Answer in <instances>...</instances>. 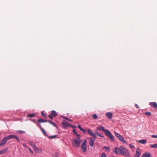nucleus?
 <instances>
[{"instance_id": "obj_27", "label": "nucleus", "mask_w": 157, "mask_h": 157, "mask_svg": "<svg viewBox=\"0 0 157 157\" xmlns=\"http://www.w3.org/2000/svg\"><path fill=\"white\" fill-rule=\"evenodd\" d=\"M56 137V135H54V136H49V139H53V138H55Z\"/></svg>"}, {"instance_id": "obj_21", "label": "nucleus", "mask_w": 157, "mask_h": 157, "mask_svg": "<svg viewBox=\"0 0 157 157\" xmlns=\"http://www.w3.org/2000/svg\"><path fill=\"white\" fill-rule=\"evenodd\" d=\"M73 131L74 133H75V134L77 136V137L81 136L80 135L78 134L77 133L76 130L75 129H74Z\"/></svg>"}, {"instance_id": "obj_41", "label": "nucleus", "mask_w": 157, "mask_h": 157, "mask_svg": "<svg viewBox=\"0 0 157 157\" xmlns=\"http://www.w3.org/2000/svg\"><path fill=\"white\" fill-rule=\"evenodd\" d=\"M152 137L153 138H157V135H152Z\"/></svg>"}, {"instance_id": "obj_20", "label": "nucleus", "mask_w": 157, "mask_h": 157, "mask_svg": "<svg viewBox=\"0 0 157 157\" xmlns=\"http://www.w3.org/2000/svg\"><path fill=\"white\" fill-rule=\"evenodd\" d=\"M35 116V113H31L27 115V117H33Z\"/></svg>"}, {"instance_id": "obj_45", "label": "nucleus", "mask_w": 157, "mask_h": 157, "mask_svg": "<svg viewBox=\"0 0 157 157\" xmlns=\"http://www.w3.org/2000/svg\"><path fill=\"white\" fill-rule=\"evenodd\" d=\"M52 124L54 126L56 127V125L54 123H52Z\"/></svg>"}, {"instance_id": "obj_35", "label": "nucleus", "mask_w": 157, "mask_h": 157, "mask_svg": "<svg viewBox=\"0 0 157 157\" xmlns=\"http://www.w3.org/2000/svg\"><path fill=\"white\" fill-rule=\"evenodd\" d=\"M78 128H79L80 129V130H82V127H81V126L80 125H78Z\"/></svg>"}, {"instance_id": "obj_5", "label": "nucleus", "mask_w": 157, "mask_h": 157, "mask_svg": "<svg viewBox=\"0 0 157 157\" xmlns=\"http://www.w3.org/2000/svg\"><path fill=\"white\" fill-rule=\"evenodd\" d=\"M7 137L8 140L13 138H15L16 140H18L19 142H20V140L19 138L15 135H10Z\"/></svg>"}, {"instance_id": "obj_24", "label": "nucleus", "mask_w": 157, "mask_h": 157, "mask_svg": "<svg viewBox=\"0 0 157 157\" xmlns=\"http://www.w3.org/2000/svg\"><path fill=\"white\" fill-rule=\"evenodd\" d=\"M92 117L94 119H97L98 118L97 116L95 114L93 115Z\"/></svg>"}, {"instance_id": "obj_14", "label": "nucleus", "mask_w": 157, "mask_h": 157, "mask_svg": "<svg viewBox=\"0 0 157 157\" xmlns=\"http://www.w3.org/2000/svg\"><path fill=\"white\" fill-rule=\"evenodd\" d=\"M150 105L151 106H153L155 108H157V104L155 102H151L150 103Z\"/></svg>"}, {"instance_id": "obj_37", "label": "nucleus", "mask_w": 157, "mask_h": 157, "mask_svg": "<svg viewBox=\"0 0 157 157\" xmlns=\"http://www.w3.org/2000/svg\"><path fill=\"white\" fill-rule=\"evenodd\" d=\"M129 146L131 148H133L134 147V146L133 145L131 144L129 145Z\"/></svg>"}, {"instance_id": "obj_17", "label": "nucleus", "mask_w": 157, "mask_h": 157, "mask_svg": "<svg viewBox=\"0 0 157 157\" xmlns=\"http://www.w3.org/2000/svg\"><path fill=\"white\" fill-rule=\"evenodd\" d=\"M32 147L34 151L36 152H38L39 149L37 148V147L35 144L33 145V146Z\"/></svg>"}, {"instance_id": "obj_42", "label": "nucleus", "mask_w": 157, "mask_h": 157, "mask_svg": "<svg viewBox=\"0 0 157 157\" xmlns=\"http://www.w3.org/2000/svg\"><path fill=\"white\" fill-rule=\"evenodd\" d=\"M48 116L49 117V118H51V119H53L51 115H49Z\"/></svg>"}, {"instance_id": "obj_12", "label": "nucleus", "mask_w": 157, "mask_h": 157, "mask_svg": "<svg viewBox=\"0 0 157 157\" xmlns=\"http://www.w3.org/2000/svg\"><path fill=\"white\" fill-rule=\"evenodd\" d=\"M118 139L122 142L123 143H124L125 144H127V142L124 139V138L123 137V136L121 135L120 137Z\"/></svg>"}, {"instance_id": "obj_4", "label": "nucleus", "mask_w": 157, "mask_h": 157, "mask_svg": "<svg viewBox=\"0 0 157 157\" xmlns=\"http://www.w3.org/2000/svg\"><path fill=\"white\" fill-rule=\"evenodd\" d=\"M106 134L109 136V137L112 141H114V139L113 136L111 134V133L109 130L106 132Z\"/></svg>"}, {"instance_id": "obj_40", "label": "nucleus", "mask_w": 157, "mask_h": 157, "mask_svg": "<svg viewBox=\"0 0 157 157\" xmlns=\"http://www.w3.org/2000/svg\"><path fill=\"white\" fill-rule=\"evenodd\" d=\"M81 131H83L84 133H86V131L84 129L82 128Z\"/></svg>"}, {"instance_id": "obj_25", "label": "nucleus", "mask_w": 157, "mask_h": 157, "mask_svg": "<svg viewBox=\"0 0 157 157\" xmlns=\"http://www.w3.org/2000/svg\"><path fill=\"white\" fill-rule=\"evenodd\" d=\"M114 133H115V136L116 137H117V138H119L120 137V136L121 135L120 134H118V133H117V132H115Z\"/></svg>"}, {"instance_id": "obj_6", "label": "nucleus", "mask_w": 157, "mask_h": 157, "mask_svg": "<svg viewBox=\"0 0 157 157\" xmlns=\"http://www.w3.org/2000/svg\"><path fill=\"white\" fill-rule=\"evenodd\" d=\"M87 132L89 133V134L91 136H93V137L94 138V139H96V136L95 134H94L93 132L90 129H88L87 130Z\"/></svg>"}, {"instance_id": "obj_39", "label": "nucleus", "mask_w": 157, "mask_h": 157, "mask_svg": "<svg viewBox=\"0 0 157 157\" xmlns=\"http://www.w3.org/2000/svg\"><path fill=\"white\" fill-rule=\"evenodd\" d=\"M30 144L32 146V147L33 146V145H34L32 142H30Z\"/></svg>"}, {"instance_id": "obj_34", "label": "nucleus", "mask_w": 157, "mask_h": 157, "mask_svg": "<svg viewBox=\"0 0 157 157\" xmlns=\"http://www.w3.org/2000/svg\"><path fill=\"white\" fill-rule=\"evenodd\" d=\"M18 132L20 134L23 133H24V132L22 131H18Z\"/></svg>"}, {"instance_id": "obj_1", "label": "nucleus", "mask_w": 157, "mask_h": 157, "mask_svg": "<svg viewBox=\"0 0 157 157\" xmlns=\"http://www.w3.org/2000/svg\"><path fill=\"white\" fill-rule=\"evenodd\" d=\"M115 152L118 154L121 153V154L126 156H129V155L128 151L126 148L123 147L122 146L120 147L119 149L117 147L115 149Z\"/></svg>"}, {"instance_id": "obj_26", "label": "nucleus", "mask_w": 157, "mask_h": 157, "mask_svg": "<svg viewBox=\"0 0 157 157\" xmlns=\"http://www.w3.org/2000/svg\"><path fill=\"white\" fill-rule=\"evenodd\" d=\"M114 133H115V136L116 137H117V138H119L120 137V136L121 135L120 134H118V133H117V132H115Z\"/></svg>"}, {"instance_id": "obj_31", "label": "nucleus", "mask_w": 157, "mask_h": 157, "mask_svg": "<svg viewBox=\"0 0 157 157\" xmlns=\"http://www.w3.org/2000/svg\"><path fill=\"white\" fill-rule=\"evenodd\" d=\"M101 157H106V156L104 153H103L102 154Z\"/></svg>"}, {"instance_id": "obj_10", "label": "nucleus", "mask_w": 157, "mask_h": 157, "mask_svg": "<svg viewBox=\"0 0 157 157\" xmlns=\"http://www.w3.org/2000/svg\"><path fill=\"white\" fill-rule=\"evenodd\" d=\"M63 126L64 128H67L68 127H69L70 124L68 122L65 121L62 122Z\"/></svg>"}, {"instance_id": "obj_36", "label": "nucleus", "mask_w": 157, "mask_h": 157, "mask_svg": "<svg viewBox=\"0 0 157 157\" xmlns=\"http://www.w3.org/2000/svg\"><path fill=\"white\" fill-rule=\"evenodd\" d=\"M29 149V151L30 152L32 153V154H33V152L32 151V150L29 148H28Z\"/></svg>"}, {"instance_id": "obj_23", "label": "nucleus", "mask_w": 157, "mask_h": 157, "mask_svg": "<svg viewBox=\"0 0 157 157\" xmlns=\"http://www.w3.org/2000/svg\"><path fill=\"white\" fill-rule=\"evenodd\" d=\"M7 150V149H5L1 151V154H3L6 153Z\"/></svg>"}, {"instance_id": "obj_29", "label": "nucleus", "mask_w": 157, "mask_h": 157, "mask_svg": "<svg viewBox=\"0 0 157 157\" xmlns=\"http://www.w3.org/2000/svg\"><path fill=\"white\" fill-rule=\"evenodd\" d=\"M41 130L42 131L43 133L45 135H46V132L44 131V129L43 128H41Z\"/></svg>"}, {"instance_id": "obj_18", "label": "nucleus", "mask_w": 157, "mask_h": 157, "mask_svg": "<svg viewBox=\"0 0 157 157\" xmlns=\"http://www.w3.org/2000/svg\"><path fill=\"white\" fill-rule=\"evenodd\" d=\"M51 115L54 117H56L57 115L56 113L54 111H52Z\"/></svg>"}, {"instance_id": "obj_32", "label": "nucleus", "mask_w": 157, "mask_h": 157, "mask_svg": "<svg viewBox=\"0 0 157 157\" xmlns=\"http://www.w3.org/2000/svg\"><path fill=\"white\" fill-rule=\"evenodd\" d=\"M104 148L106 150H107L108 151H110V149L108 147H105Z\"/></svg>"}, {"instance_id": "obj_28", "label": "nucleus", "mask_w": 157, "mask_h": 157, "mask_svg": "<svg viewBox=\"0 0 157 157\" xmlns=\"http://www.w3.org/2000/svg\"><path fill=\"white\" fill-rule=\"evenodd\" d=\"M145 114L146 115H148L149 116H151V113L150 112H147L145 113Z\"/></svg>"}, {"instance_id": "obj_13", "label": "nucleus", "mask_w": 157, "mask_h": 157, "mask_svg": "<svg viewBox=\"0 0 157 157\" xmlns=\"http://www.w3.org/2000/svg\"><path fill=\"white\" fill-rule=\"evenodd\" d=\"M151 154L149 153H146L143 154L142 157H150Z\"/></svg>"}, {"instance_id": "obj_22", "label": "nucleus", "mask_w": 157, "mask_h": 157, "mask_svg": "<svg viewBox=\"0 0 157 157\" xmlns=\"http://www.w3.org/2000/svg\"><path fill=\"white\" fill-rule=\"evenodd\" d=\"M151 147L152 148H157V144L151 145Z\"/></svg>"}, {"instance_id": "obj_33", "label": "nucleus", "mask_w": 157, "mask_h": 157, "mask_svg": "<svg viewBox=\"0 0 157 157\" xmlns=\"http://www.w3.org/2000/svg\"><path fill=\"white\" fill-rule=\"evenodd\" d=\"M69 127H71L73 128L76 127V126H74V125H71V124H70Z\"/></svg>"}, {"instance_id": "obj_19", "label": "nucleus", "mask_w": 157, "mask_h": 157, "mask_svg": "<svg viewBox=\"0 0 157 157\" xmlns=\"http://www.w3.org/2000/svg\"><path fill=\"white\" fill-rule=\"evenodd\" d=\"M47 120L42 119H40L38 120V121L39 123L43 122H47Z\"/></svg>"}, {"instance_id": "obj_16", "label": "nucleus", "mask_w": 157, "mask_h": 157, "mask_svg": "<svg viewBox=\"0 0 157 157\" xmlns=\"http://www.w3.org/2000/svg\"><path fill=\"white\" fill-rule=\"evenodd\" d=\"M139 142L140 143H141L142 144H146L147 143V140H146L144 139L141 140H139Z\"/></svg>"}, {"instance_id": "obj_7", "label": "nucleus", "mask_w": 157, "mask_h": 157, "mask_svg": "<svg viewBox=\"0 0 157 157\" xmlns=\"http://www.w3.org/2000/svg\"><path fill=\"white\" fill-rule=\"evenodd\" d=\"M97 129L98 130H102L105 133H106V132L108 131V130L105 129L103 127L101 126H99L97 128Z\"/></svg>"}, {"instance_id": "obj_30", "label": "nucleus", "mask_w": 157, "mask_h": 157, "mask_svg": "<svg viewBox=\"0 0 157 157\" xmlns=\"http://www.w3.org/2000/svg\"><path fill=\"white\" fill-rule=\"evenodd\" d=\"M97 134L99 136L101 137H103L104 136L100 134V133H98L97 132Z\"/></svg>"}, {"instance_id": "obj_11", "label": "nucleus", "mask_w": 157, "mask_h": 157, "mask_svg": "<svg viewBox=\"0 0 157 157\" xmlns=\"http://www.w3.org/2000/svg\"><path fill=\"white\" fill-rule=\"evenodd\" d=\"M106 115L109 119H111L112 118L113 114L111 113L108 112L106 114Z\"/></svg>"}, {"instance_id": "obj_8", "label": "nucleus", "mask_w": 157, "mask_h": 157, "mask_svg": "<svg viewBox=\"0 0 157 157\" xmlns=\"http://www.w3.org/2000/svg\"><path fill=\"white\" fill-rule=\"evenodd\" d=\"M140 149L139 148H137V149L136 151V153L135 155V157H140L141 153L140 152Z\"/></svg>"}, {"instance_id": "obj_9", "label": "nucleus", "mask_w": 157, "mask_h": 157, "mask_svg": "<svg viewBox=\"0 0 157 157\" xmlns=\"http://www.w3.org/2000/svg\"><path fill=\"white\" fill-rule=\"evenodd\" d=\"M8 140L7 137H5L2 141L1 143V146L4 145L6 143L7 140Z\"/></svg>"}, {"instance_id": "obj_47", "label": "nucleus", "mask_w": 157, "mask_h": 157, "mask_svg": "<svg viewBox=\"0 0 157 157\" xmlns=\"http://www.w3.org/2000/svg\"><path fill=\"white\" fill-rule=\"evenodd\" d=\"M40 151H41V150L40 149Z\"/></svg>"}, {"instance_id": "obj_44", "label": "nucleus", "mask_w": 157, "mask_h": 157, "mask_svg": "<svg viewBox=\"0 0 157 157\" xmlns=\"http://www.w3.org/2000/svg\"><path fill=\"white\" fill-rule=\"evenodd\" d=\"M135 106H136V108H139V106H138V105L137 104H136L135 105Z\"/></svg>"}, {"instance_id": "obj_46", "label": "nucleus", "mask_w": 157, "mask_h": 157, "mask_svg": "<svg viewBox=\"0 0 157 157\" xmlns=\"http://www.w3.org/2000/svg\"><path fill=\"white\" fill-rule=\"evenodd\" d=\"M48 121L51 124H52V122L51 121Z\"/></svg>"}, {"instance_id": "obj_15", "label": "nucleus", "mask_w": 157, "mask_h": 157, "mask_svg": "<svg viewBox=\"0 0 157 157\" xmlns=\"http://www.w3.org/2000/svg\"><path fill=\"white\" fill-rule=\"evenodd\" d=\"M94 140H95V139H92V138H90V141L89 143H90V145L91 147L93 146L94 145Z\"/></svg>"}, {"instance_id": "obj_38", "label": "nucleus", "mask_w": 157, "mask_h": 157, "mask_svg": "<svg viewBox=\"0 0 157 157\" xmlns=\"http://www.w3.org/2000/svg\"><path fill=\"white\" fill-rule=\"evenodd\" d=\"M65 119L68 121H72L71 119H68L67 118H65Z\"/></svg>"}, {"instance_id": "obj_3", "label": "nucleus", "mask_w": 157, "mask_h": 157, "mask_svg": "<svg viewBox=\"0 0 157 157\" xmlns=\"http://www.w3.org/2000/svg\"><path fill=\"white\" fill-rule=\"evenodd\" d=\"M87 141L86 140H85L83 143L82 144L81 146L82 149V150L84 152L86 151V144Z\"/></svg>"}, {"instance_id": "obj_2", "label": "nucleus", "mask_w": 157, "mask_h": 157, "mask_svg": "<svg viewBox=\"0 0 157 157\" xmlns=\"http://www.w3.org/2000/svg\"><path fill=\"white\" fill-rule=\"evenodd\" d=\"M80 137H77V139L73 140L72 144L73 146L75 147H78L81 143L82 142V140H80Z\"/></svg>"}, {"instance_id": "obj_43", "label": "nucleus", "mask_w": 157, "mask_h": 157, "mask_svg": "<svg viewBox=\"0 0 157 157\" xmlns=\"http://www.w3.org/2000/svg\"><path fill=\"white\" fill-rule=\"evenodd\" d=\"M23 146H24V147H27H27H28L27 146L26 144H23Z\"/></svg>"}]
</instances>
